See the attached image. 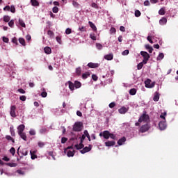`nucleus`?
<instances>
[{"mask_svg":"<svg viewBox=\"0 0 178 178\" xmlns=\"http://www.w3.org/2000/svg\"><path fill=\"white\" fill-rule=\"evenodd\" d=\"M143 122H145V123H148V122H149V115H148L145 111L138 119L139 123H143Z\"/></svg>","mask_w":178,"mask_h":178,"instance_id":"obj_1","label":"nucleus"},{"mask_svg":"<svg viewBox=\"0 0 178 178\" xmlns=\"http://www.w3.org/2000/svg\"><path fill=\"white\" fill-rule=\"evenodd\" d=\"M83 122H76L74 123L73 126V131H81L83 130Z\"/></svg>","mask_w":178,"mask_h":178,"instance_id":"obj_2","label":"nucleus"},{"mask_svg":"<svg viewBox=\"0 0 178 178\" xmlns=\"http://www.w3.org/2000/svg\"><path fill=\"white\" fill-rule=\"evenodd\" d=\"M151 129V127L148 124L142 125L139 129V133H146Z\"/></svg>","mask_w":178,"mask_h":178,"instance_id":"obj_3","label":"nucleus"},{"mask_svg":"<svg viewBox=\"0 0 178 178\" xmlns=\"http://www.w3.org/2000/svg\"><path fill=\"white\" fill-rule=\"evenodd\" d=\"M110 136H111V132H109V131H104L99 134V136L104 137V138H105L106 140L109 139Z\"/></svg>","mask_w":178,"mask_h":178,"instance_id":"obj_4","label":"nucleus"},{"mask_svg":"<svg viewBox=\"0 0 178 178\" xmlns=\"http://www.w3.org/2000/svg\"><path fill=\"white\" fill-rule=\"evenodd\" d=\"M92 149V145H89L88 147H85L82 150H80L81 154H86V152H90Z\"/></svg>","mask_w":178,"mask_h":178,"instance_id":"obj_5","label":"nucleus"},{"mask_svg":"<svg viewBox=\"0 0 178 178\" xmlns=\"http://www.w3.org/2000/svg\"><path fill=\"white\" fill-rule=\"evenodd\" d=\"M145 87L146 88H153L154 87L155 84L152 83H151V79H147L145 81Z\"/></svg>","mask_w":178,"mask_h":178,"instance_id":"obj_6","label":"nucleus"},{"mask_svg":"<svg viewBox=\"0 0 178 178\" xmlns=\"http://www.w3.org/2000/svg\"><path fill=\"white\" fill-rule=\"evenodd\" d=\"M10 115L12 118H16V106H11Z\"/></svg>","mask_w":178,"mask_h":178,"instance_id":"obj_7","label":"nucleus"},{"mask_svg":"<svg viewBox=\"0 0 178 178\" xmlns=\"http://www.w3.org/2000/svg\"><path fill=\"white\" fill-rule=\"evenodd\" d=\"M159 127L160 130H165V129H166V122L161 121L159 123Z\"/></svg>","mask_w":178,"mask_h":178,"instance_id":"obj_8","label":"nucleus"},{"mask_svg":"<svg viewBox=\"0 0 178 178\" xmlns=\"http://www.w3.org/2000/svg\"><path fill=\"white\" fill-rule=\"evenodd\" d=\"M128 111H129V108H127L124 106H122L120 109H118V112L121 115H124V113H127V112H128Z\"/></svg>","mask_w":178,"mask_h":178,"instance_id":"obj_9","label":"nucleus"},{"mask_svg":"<svg viewBox=\"0 0 178 178\" xmlns=\"http://www.w3.org/2000/svg\"><path fill=\"white\" fill-rule=\"evenodd\" d=\"M66 84H68V87L70 90V91H74V83H73V82H72L71 81H68Z\"/></svg>","mask_w":178,"mask_h":178,"instance_id":"obj_10","label":"nucleus"},{"mask_svg":"<svg viewBox=\"0 0 178 178\" xmlns=\"http://www.w3.org/2000/svg\"><path fill=\"white\" fill-rule=\"evenodd\" d=\"M88 67H90V69H95V68L99 67V64L94 63H89L88 64Z\"/></svg>","mask_w":178,"mask_h":178,"instance_id":"obj_11","label":"nucleus"},{"mask_svg":"<svg viewBox=\"0 0 178 178\" xmlns=\"http://www.w3.org/2000/svg\"><path fill=\"white\" fill-rule=\"evenodd\" d=\"M160 96H161V94H159V92H155L154 96L153 97V101H154V102H158V101H159Z\"/></svg>","mask_w":178,"mask_h":178,"instance_id":"obj_12","label":"nucleus"},{"mask_svg":"<svg viewBox=\"0 0 178 178\" xmlns=\"http://www.w3.org/2000/svg\"><path fill=\"white\" fill-rule=\"evenodd\" d=\"M140 55L143 56V59H149V54L147 51H140Z\"/></svg>","mask_w":178,"mask_h":178,"instance_id":"obj_13","label":"nucleus"},{"mask_svg":"<svg viewBox=\"0 0 178 178\" xmlns=\"http://www.w3.org/2000/svg\"><path fill=\"white\" fill-rule=\"evenodd\" d=\"M25 127H26L24 126V124H20V125L17 127L18 134L23 133V131H24Z\"/></svg>","mask_w":178,"mask_h":178,"instance_id":"obj_14","label":"nucleus"},{"mask_svg":"<svg viewBox=\"0 0 178 178\" xmlns=\"http://www.w3.org/2000/svg\"><path fill=\"white\" fill-rule=\"evenodd\" d=\"M115 144H116V142H115V141L105 142L106 147H113V145H115Z\"/></svg>","mask_w":178,"mask_h":178,"instance_id":"obj_15","label":"nucleus"},{"mask_svg":"<svg viewBox=\"0 0 178 178\" xmlns=\"http://www.w3.org/2000/svg\"><path fill=\"white\" fill-rule=\"evenodd\" d=\"M126 143V137H122L118 141V145H123V143Z\"/></svg>","mask_w":178,"mask_h":178,"instance_id":"obj_16","label":"nucleus"},{"mask_svg":"<svg viewBox=\"0 0 178 178\" xmlns=\"http://www.w3.org/2000/svg\"><path fill=\"white\" fill-rule=\"evenodd\" d=\"M88 24L90 27H91V29L93 30V31H97V26L95 24H94V23L91 22V21H89Z\"/></svg>","mask_w":178,"mask_h":178,"instance_id":"obj_17","label":"nucleus"},{"mask_svg":"<svg viewBox=\"0 0 178 178\" xmlns=\"http://www.w3.org/2000/svg\"><path fill=\"white\" fill-rule=\"evenodd\" d=\"M19 136L24 140V141H27V136H26V133L21 132V134H18Z\"/></svg>","mask_w":178,"mask_h":178,"instance_id":"obj_18","label":"nucleus"},{"mask_svg":"<svg viewBox=\"0 0 178 178\" xmlns=\"http://www.w3.org/2000/svg\"><path fill=\"white\" fill-rule=\"evenodd\" d=\"M167 22H168V19H166V17H163L159 20V24L161 26H163V24H166Z\"/></svg>","mask_w":178,"mask_h":178,"instance_id":"obj_19","label":"nucleus"},{"mask_svg":"<svg viewBox=\"0 0 178 178\" xmlns=\"http://www.w3.org/2000/svg\"><path fill=\"white\" fill-rule=\"evenodd\" d=\"M75 148H76V149H83V147H84V144H83V143L80 142V143L79 145H74Z\"/></svg>","mask_w":178,"mask_h":178,"instance_id":"obj_20","label":"nucleus"},{"mask_svg":"<svg viewBox=\"0 0 178 178\" xmlns=\"http://www.w3.org/2000/svg\"><path fill=\"white\" fill-rule=\"evenodd\" d=\"M104 58L106 59V60H112L113 59V54H108L104 56Z\"/></svg>","mask_w":178,"mask_h":178,"instance_id":"obj_21","label":"nucleus"},{"mask_svg":"<svg viewBox=\"0 0 178 178\" xmlns=\"http://www.w3.org/2000/svg\"><path fill=\"white\" fill-rule=\"evenodd\" d=\"M44 51L45 54H47V55H49V54H51V52H52V49L49 47H44Z\"/></svg>","mask_w":178,"mask_h":178,"instance_id":"obj_22","label":"nucleus"},{"mask_svg":"<svg viewBox=\"0 0 178 178\" xmlns=\"http://www.w3.org/2000/svg\"><path fill=\"white\" fill-rule=\"evenodd\" d=\"M5 165L10 166V168H16L17 166V163H6Z\"/></svg>","mask_w":178,"mask_h":178,"instance_id":"obj_23","label":"nucleus"},{"mask_svg":"<svg viewBox=\"0 0 178 178\" xmlns=\"http://www.w3.org/2000/svg\"><path fill=\"white\" fill-rule=\"evenodd\" d=\"M83 136H86V137H87L88 141H91V137L90 136V134H88V131L85 130L83 131Z\"/></svg>","mask_w":178,"mask_h":178,"instance_id":"obj_24","label":"nucleus"},{"mask_svg":"<svg viewBox=\"0 0 178 178\" xmlns=\"http://www.w3.org/2000/svg\"><path fill=\"white\" fill-rule=\"evenodd\" d=\"M74 84L75 86V88H80V87H81V82L79 81H75Z\"/></svg>","mask_w":178,"mask_h":178,"instance_id":"obj_25","label":"nucleus"},{"mask_svg":"<svg viewBox=\"0 0 178 178\" xmlns=\"http://www.w3.org/2000/svg\"><path fill=\"white\" fill-rule=\"evenodd\" d=\"M88 77H90V72H86L82 74V79H83V80H86V79H88Z\"/></svg>","mask_w":178,"mask_h":178,"instance_id":"obj_26","label":"nucleus"},{"mask_svg":"<svg viewBox=\"0 0 178 178\" xmlns=\"http://www.w3.org/2000/svg\"><path fill=\"white\" fill-rule=\"evenodd\" d=\"M3 22H5V23H9V22H10V17H9V15L3 16Z\"/></svg>","mask_w":178,"mask_h":178,"instance_id":"obj_27","label":"nucleus"},{"mask_svg":"<svg viewBox=\"0 0 178 178\" xmlns=\"http://www.w3.org/2000/svg\"><path fill=\"white\" fill-rule=\"evenodd\" d=\"M19 42L21 43V44L23 45V47H26V40H24V38H19Z\"/></svg>","mask_w":178,"mask_h":178,"instance_id":"obj_28","label":"nucleus"},{"mask_svg":"<svg viewBox=\"0 0 178 178\" xmlns=\"http://www.w3.org/2000/svg\"><path fill=\"white\" fill-rule=\"evenodd\" d=\"M76 152L75 151H70L69 150L67 152V156L70 158V156H74V153Z\"/></svg>","mask_w":178,"mask_h":178,"instance_id":"obj_29","label":"nucleus"},{"mask_svg":"<svg viewBox=\"0 0 178 178\" xmlns=\"http://www.w3.org/2000/svg\"><path fill=\"white\" fill-rule=\"evenodd\" d=\"M31 2L33 6H40V3L37 0H31Z\"/></svg>","mask_w":178,"mask_h":178,"instance_id":"obj_30","label":"nucleus"},{"mask_svg":"<svg viewBox=\"0 0 178 178\" xmlns=\"http://www.w3.org/2000/svg\"><path fill=\"white\" fill-rule=\"evenodd\" d=\"M129 94L130 95H136V94H137V90H136V88H131L129 90Z\"/></svg>","mask_w":178,"mask_h":178,"instance_id":"obj_31","label":"nucleus"},{"mask_svg":"<svg viewBox=\"0 0 178 178\" xmlns=\"http://www.w3.org/2000/svg\"><path fill=\"white\" fill-rule=\"evenodd\" d=\"M76 76H80L81 74V67H79L76 69Z\"/></svg>","mask_w":178,"mask_h":178,"instance_id":"obj_32","label":"nucleus"},{"mask_svg":"<svg viewBox=\"0 0 178 178\" xmlns=\"http://www.w3.org/2000/svg\"><path fill=\"white\" fill-rule=\"evenodd\" d=\"M165 13V8H161L159 11V14L161 15V16H163Z\"/></svg>","mask_w":178,"mask_h":178,"instance_id":"obj_33","label":"nucleus"},{"mask_svg":"<svg viewBox=\"0 0 178 178\" xmlns=\"http://www.w3.org/2000/svg\"><path fill=\"white\" fill-rule=\"evenodd\" d=\"M163 58H165V55L163 54V53H160L157 57V60H162Z\"/></svg>","mask_w":178,"mask_h":178,"instance_id":"obj_34","label":"nucleus"},{"mask_svg":"<svg viewBox=\"0 0 178 178\" xmlns=\"http://www.w3.org/2000/svg\"><path fill=\"white\" fill-rule=\"evenodd\" d=\"M40 134H45V133H47V128H45V127H42V128L40 129Z\"/></svg>","mask_w":178,"mask_h":178,"instance_id":"obj_35","label":"nucleus"},{"mask_svg":"<svg viewBox=\"0 0 178 178\" xmlns=\"http://www.w3.org/2000/svg\"><path fill=\"white\" fill-rule=\"evenodd\" d=\"M6 138L8 141H12V143H15V139H13V138H12L10 136H6Z\"/></svg>","mask_w":178,"mask_h":178,"instance_id":"obj_36","label":"nucleus"},{"mask_svg":"<svg viewBox=\"0 0 178 178\" xmlns=\"http://www.w3.org/2000/svg\"><path fill=\"white\" fill-rule=\"evenodd\" d=\"M90 38H91V40H92L93 41H97V36H95V33H91L90 35Z\"/></svg>","mask_w":178,"mask_h":178,"instance_id":"obj_37","label":"nucleus"},{"mask_svg":"<svg viewBox=\"0 0 178 178\" xmlns=\"http://www.w3.org/2000/svg\"><path fill=\"white\" fill-rule=\"evenodd\" d=\"M19 24L22 27H26V24L24 23V21L23 19H19Z\"/></svg>","mask_w":178,"mask_h":178,"instance_id":"obj_38","label":"nucleus"},{"mask_svg":"<svg viewBox=\"0 0 178 178\" xmlns=\"http://www.w3.org/2000/svg\"><path fill=\"white\" fill-rule=\"evenodd\" d=\"M135 16L136 17H140L141 16V12H140L138 10H136L135 11Z\"/></svg>","mask_w":178,"mask_h":178,"instance_id":"obj_39","label":"nucleus"},{"mask_svg":"<svg viewBox=\"0 0 178 178\" xmlns=\"http://www.w3.org/2000/svg\"><path fill=\"white\" fill-rule=\"evenodd\" d=\"M8 26L11 28H13V26H15V20L12 19L8 22Z\"/></svg>","mask_w":178,"mask_h":178,"instance_id":"obj_40","label":"nucleus"},{"mask_svg":"<svg viewBox=\"0 0 178 178\" xmlns=\"http://www.w3.org/2000/svg\"><path fill=\"white\" fill-rule=\"evenodd\" d=\"M10 131L13 137H15V136H16V134L15 133V129H13V127L10 128Z\"/></svg>","mask_w":178,"mask_h":178,"instance_id":"obj_41","label":"nucleus"},{"mask_svg":"<svg viewBox=\"0 0 178 178\" xmlns=\"http://www.w3.org/2000/svg\"><path fill=\"white\" fill-rule=\"evenodd\" d=\"M10 154L14 156L15 154H16V149H15V147H11L10 149Z\"/></svg>","mask_w":178,"mask_h":178,"instance_id":"obj_42","label":"nucleus"},{"mask_svg":"<svg viewBox=\"0 0 178 178\" xmlns=\"http://www.w3.org/2000/svg\"><path fill=\"white\" fill-rule=\"evenodd\" d=\"M38 145L40 147V148H42L45 145V143L44 142L40 141L38 143Z\"/></svg>","mask_w":178,"mask_h":178,"instance_id":"obj_43","label":"nucleus"},{"mask_svg":"<svg viewBox=\"0 0 178 178\" xmlns=\"http://www.w3.org/2000/svg\"><path fill=\"white\" fill-rule=\"evenodd\" d=\"M10 10L12 13H15L16 12V8H15V6H11L10 8Z\"/></svg>","mask_w":178,"mask_h":178,"instance_id":"obj_44","label":"nucleus"},{"mask_svg":"<svg viewBox=\"0 0 178 178\" xmlns=\"http://www.w3.org/2000/svg\"><path fill=\"white\" fill-rule=\"evenodd\" d=\"M72 5L73 6H74V8H79L80 6V4H79V3L74 1L72 2Z\"/></svg>","mask_w":178,"mask_h":178,"instance_id":"obj_45","label":"nucleus"},{"mask_svg":"<svg viewBox=\"0 0 178 178\" xmlns=\"http://www.w3.org/2000/svg\"><path fill=\"white\" fill-rule=\"evenodd\" d=\"M143 66H144L143 63H140L139 64H138V66H137L138 70H141V69H143Z\"/></svg>","mask_w":178,"mask_h":178,"instance_id":"obj_46","label":"nucleus"},{"mask_svg":"<svg viewBox=\"0 0 178 178\" xmlns=\"http://www.w3.org/2000/svg\"><path fill=\"white\" fill-rule=\"evenodd\" d=\"M96 47H97V49H99V50H101L103 48V46L101 44V43H97Z\"/></svg>","mask_w":178,"mask_h":178,"instance_id":"obj_47","label":"nucleus"},{"mask_svg":"<svg viewBox=\"0 0 178 178\" xmlns=\"http://www.w3.org/2000/svg\"><path fill=\"white\" fill-rule=\"evenodd\" d=\"M18 92H20V94H26V90L23 88H19L17 90Z\"/></svg>","mask_w":178,"mask_h":178,"instance_id":"obj_48","label":"nucleus"},{"mask_svg":"<svg viewBox=\"0 0 178 178\" xmlns=\"http://www.w3.org/2000/svg\"><path fill=\"white\" fill-rule=\"evenodd\" d=\"M47 34H48V35H49L50 37H54V32H53L52 31H51V30H49V31H47Z\"/></svg>","mask_w":178,"mask_h":178,"instance_id":"obj_49","label":"nucleus"},{"mask_svg":"<svg viewBox=\"0 0 178 178\" xmlns=\"http://www.w3.org/2000/svg\"><path fill=\"white\" fill-rule=\"evenodd\" d=\"M58 12H59V8L56 6L53 8V13H58Z\"/></svg>","mask_w":178,"mask_h":178,"instance_id":"obj_50","label":"nucleus"},{"mask_svg":"<svg viewBox=\"0 0 178 178\" xmlns=\"http://www.w3.org/2000/svg\"><path fill=\"white\" fill-rule=\"evenodd\" d=\"M110 33L111 34H115V33H116V29H115L114 27L111 28Z\"/></svg>","mask_w":178,"mask_h":178,"instance_id":"obj_51","label":"nucleus"},{"mask_svg":"<svg viewBox=\"0 0 178 178\" xmlns=\"http://www.w3.org/2000/svg\"><path fill=\"white\" fill-rule=\"evenodd\" d=\"M22 155H24L26 156V155H28L29 152L27 151V149H22Z\"/></svg>","mask_w":178,"mask_h":178,"instance_id":"obj_52","label":"nucleus"},{"mask_svg":"<svg viewBox=\"0 0 178 178\" xmlns=\"http://www.w3.org/2000/svg\"><path fill=\"white\" fill-rule=\"evenodd\" d=\"M30 136H35V131L34 129H31L29 131Z\"/></svg>","mask_w":178,"mask_h":178,"instance_id":"obj_53","label":"nucleus"},{"mask_svg":"<svg viewBox=\"0 0 178 178\" xmlns=\"http://www.w3.org/2000/svg\"><path fill=\"white\" fill-rule=\"evenodd\" d=\"M108 106H109V108H115V106H116V103L111 102V103L109 104Z\"/></svg>","mask_w":178,"mask_h":178,"instance_id":"obj_54","label":"nucleus"},{"mask_svg":"<svg viewBox=\"0 0 178 178\" xmlns=\"http://www.w3.org/2000/svg\"><path fill=\"white\" fill-rule=\"evenodd\" d=\"M12 42H13V44H16V45H17V38L16 37H14L12 39Z\"/></svg>","mask_w":178,"mask_h":178,"instance_id":"obj_55","label":"nucleus"},{"mask_svg":"<svg viewBox=\"0 0 178 178\" xmlns=\"http://www.w3.org/2000/svg\"><path fill=\"white\" fill-rule=\"evenodd\" d=\"M66 141H67V138L63 137L61 138V143L62 144H65L66 143Z\"/></svg>","mask_w":178,"mask_h":178,"instance_id":"obj_56","label":"nucleus"},{"mask_svg":"<svg viewBox=\"0 0 178 178\" xmlns=\"http://www.w3.org/2000/svg\"><path fill=\"white\" fill-rule=\"evenodd\" d=\"M47 95H48V93H47V92H42L41 93V97H42V98H47Z\"/></svg>","mask_w":178,"mask_h":178,"instance_id":"obj_57","label":"nucleus"},{"mask_svg":"<svg viewBox=\"0 0 178 178\" xmlns=\"http://www.w3.org/2000/svg\"><path fill=\"white\" fill-rule=\"evenodd\" d=\"M92 79L94 81H97V80H98V76L95 74H92Z\"/></svg>","mask_w":178,"mask_h":178,"instance_id":"obj_58","label":"nucleus"},{"mask_svg":"<svg viewBox=\"0 0 178 178\" xmlns=\"http://www.w3.org/2000/svg\"><path fill=\"white\" fill-rule=\"evenodd\" d=\"M110 138H112V140H116V135L110 133Z\"/></svg>","mask_w":178,"mask_h":178,"instance_id":"obj_59","label":"nucleus"},{"mask_svg":"<svg viewBox=\"0 0 178 178\" xmlns=\"http://www.w3.org/2000/svg\"><path fill=\"white\" fill-rule=\"evenodd\" d=\"M66 34H72V29L70 28H68L65 30Z\"/></svg>","mask_w":178,"mask_h":178,"instance_id":"obj_60","label":"nucleus"},{"mask_svg":"<svg viewBox=\"0 0 178 178\" xmlns=\"http://www.w3.org/2000/svg\"><path fill=\"white\" fill-rule=\"evenodd\" d=\"M129 53V50H124V51H122V55H123L124 56H126V55H127Z\"/></svg>","mask_w":178,"mask_h":178,"instance_id":"obj_61","label":"nucleus"},{"mask_svg":"<svg viewBox=\"0 0 178 178\" xmlns=\"http://www.w3.org/2000/svg\"><path fill=\"white\" fill-rule=\"evenodd\" d=\"M31 158L32 160L37 159L38 156L37 154H31Z\"/></svg>","mask_w":178,"mask_h":178,"instance_id":"obj_62","label":"nucleus"},{"mask_svg":"<svg viewBox=\"0 0 178 178\" xmlns=\"http://www.w3.org/2000/svg\"><path fill=\"white\" fill-rule=\"evenodd\" d=\"M20 101H26V97L24 95L20 96L19 97Z\"/></svg>","mask_w":178,"mask_h":178,"instance_id":"obj_63","label":"nucleus"},{"mask_svg":"<svg viewBox=\"0 0 178 178\" xmlns=\"http://www.w3.org/2000/svg\"><path fill=\"white\" fill-rule=\"evenodd\" d=\"M17 173H18L19 175H24V172L21 170H17Z\"/></svg>","mask_w":178,"mask_h":178,"instance_id":"obj_64","label":"nucleus"}]
</instances>
